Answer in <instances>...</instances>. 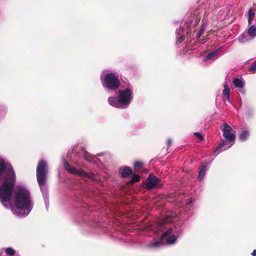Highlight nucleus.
<instances>
[{
    "mask_svg": "<svg viewBox=\"0 0 256 256\" xmlns=\"http://www.w3.org/2000/svg\"><path fill=\"white\" fill-rule=\"evenodd\" d=\"M224 89L222 91V98L224 102H230V88L228 82H226L224 85Z\"/></svg>",
    "mask_w": 256,
    "mask_h": 256,
    "instance_id": "9b49d317",
    "label": "nucleus"
},
{
    "mask_svg": "<svg viewBox=\"0 0 256 256\" xmlns=\"http://www.w3.org/2000/svg\"><path fill=\"white\" fill-rule=\"evenodd\" d=\"M120 172L122 174V176L123 178H126L132 174V171L130 168L128 166H124L120 169Z\"/></svg>",
    "mask_w": 256,
    "mask_h": 256,
    "instance_id": "f3484780",
    "label": "nucleus"
},
{
    "mask_svg": "<svg viewBox=\"0 0 256 256\" xmlns=\"http://www.w3.org/2000/svg\"><path fill=\"white\" fill-rule=\"evenodd\" d=\"M172 140H170V139H168V146H170L172 144Z\"/></svg>",
    "mask_w": 256,
    "mask_h": 256,
    "instance_id": "cd10ccee",
    "label": "nucleus"
},
{
    "mask_svg": "<svg viewBox=\"0 0 256 256\" xmlns=\"http://www.w3.org/2000/svg\"><path fill=\"white\" fill-rule=\"evenodd\" d=\"M202 22H203V24L202 26V28L200 30V31L198 33V34H196V36L197 38H200L202 36V34L204 32V29L205 28L206 26L208 24H209V22L208 20H204V18L202 20Z\"/></svg>",
    "mask_w": 256,
    "mask_h": 256,
    "instance_id": "a211bd4d",
    "label": "nucleus"
},
{
    "mask_svg": "<svg viewBox=\"0 0 256 256\" xmlns=\"http://www.w3.org/2000/svg\"><path fill=\"white\" fill-rule=\"evenodd\" d=\"M194 135H196L200 140H202L204 139L203 136L198 132H195Z\"/></svg>",
    "mask_w": 256,
    "mask_h": 256,
    "instance_id": "a878e982",
    "label": "nucleus"
},
{
    "mask_svg": "<svg viewBox=\"0 0 256 256\" xmlns=\"http://www.w3.org/2000/svg\"><path fill=\"white\" fill-rule=\"evenodd\" d=\"M143 163L140 162H136L134 164L135 171L138 172V169L142 168Z\"/></svg>",
    "mask_w": 256,
    "mask_h": 256,
    "instance_id": "4be33fe9",
    "label": "nucleus"
},
{
    "mask_svg": "<svg viewBox=\"0 0 256 256\" xmlns=\"http://www.w3.org/2000/svg\"><path fill=\"white\" fill-rule=\"evenodd\" d=\"M100 80L104 88L112 90L118 89L120 84L118 74L106 70L102 72Z\"/></svg>",
    "mask_w": 256,
    "mask_h": 256,
    "instance_id": "0eeeda50",
    "label": "nucleus"
},
{
    "mask_svg": "<svg viewBox=\"0 0 256 256\" xmlns=\"http://www.w3.org/2000/svg\"><path fill=\"white\" fill-rule=\"evenodd\" d=\"M173 217L171 214H167L163 218L158 220L154 224L151 229L155 233H159L166 230L161 236V240L164 244H173L176 242L178 238L182 234L180 226L174 222Z\"/></svg>",
    "mask_w": 256,
    "mask_h": 256,
    "instance_id": "f03ea898",
    "label": "nucleus"
},
{
    "mask_svg": "<svg viewBox=\"0 0 256 256\" xmlns=\"http://www.w3.org/2000/svg\"><path fill=\"white\" fill-rule=\"evenodd\" d=\"M16 176L12 165L0 157V202L6 208L19 216H26L31 212L33 204L29 191L23 186L14 190Z\"/></svg>",
    "mask_w": 256,
    "mask_h": 256,
    "instance_id": "f257e3e1",
    "label": "nucleus"
},
{
    "mask_svg": "<svg viewBox=\"0 0 256 256\" xmlns=\"http://www.w3.org/2000/svg\"><path fill=\"white\" fill-rule=\"evenodd\" d=\"M162 184L160 178L154 176L150 174L146 183V188L148 189L160 188L162 186Z\"/></svg>",
    "mask_w": 256,
    "mask_h": 256,
    "instance_id": "9d476101",
    "label": "nucleus"
},
{
    "mask_svg": "<svg viewBox=\"0 0 256 256\" xmlns=\"http://www.w3.org/2000/svg\"><path fill=\"white\" fill-rule=\"evenodd\" d=\"M252 255L253 256H256V250L253 251V252H252Z\"/></svg>",
    "mask_w": 256,
    "mask_h": 256,
    "instance_id": "c85d7f7f",
    "label": "nucleus"
},
{
    "mask_svg": "<svg viewBox=\"0 0 256 256\" xmlns=\"http://www.w3.org/2000/svg\"><path fill=\"white\" fill-rule=\"evenodd\" d=\"M223 138L221 139L217 148L214 152L216 154L218 152L227 150L234 143L236 140V132L228 124L224 123L220 126Z\"/></svg>",
    "mask_w": 256,
    "mask_h": 256,
    "instance_id": "39448f33",
    "label": "nucleus"
},
{
    "mask_svg": "<svg viewBox=\"0 0 256 256\" xmlns=\"http://www.w3.org/2000/svg\"><path fill=\"white\" fill-rule=\"evenodd\" d=\"M250 136V132L247 130H244L241 132V141L246 140Z\"/></svg>",
    "mask_w": 256,
    "mask_h": 256,
    "instance_id": "6ab92c4d",
    "label": "nucleus"
},
{
    "mask_svg": "<svg viewBox=\"0 0 256 256\" xmlns=\"http://www.w3.org/2000/svg\"><path fill=\"white\" fill-rule=\"evenodd\" d=\"M200 21V18L192 16L189 18L188 24L186 26V30L185 32L184 28L180 27L176 30L177 45L181 44L186 38V35L188 36L192 31V28L196 26Z\"/></svg>",
    "mask_w": 256,
    "mask_h": 256,
    "instance_id": "6e6552de",
    "label": "nucleus"
},
{
    "mask_svg": "<svg viewBox=\"0 0 256 256\" xmlns=\"http://www.w3.org/2000/svg\"><path fill=\"white\" fill-rule=\"evenodd\" d=\"M77 166H78V168H80V165L78 163V164H77Z\"/></svg>",
    "mask_w": 256,
    "mask_h": 256,
    "instance_id": "7c9ffc66",
    "label": "nucleus"
},
{
    "mask_svg": "<svg viewBox=\"0 0 256 256\" xmlns=\"http://www.w3.org/2000/svg\"><path fill=\"white\" fill-rule=\"evenodd\" d=\"M163 244H164L161 240H158L154 239L152 242L148 244V247L150 248L156 249L160 248Z\"/></svg>",
    "mask_w": 256,
    "mask_h": 256,
    "instance_id": "ddd939ff",
    "label": "nucleus"
},
{
    "mask_svg": "<svg viewBox=\"0 0 256 256\" xmlns=\"http://www.w3.org/2000/svg\"><path fill=\"white\" fill-rule=\"evenodd\" d=\"M88 154H86L84 155V158L86 160L90 161V160L88 158Z\"/></svg>",
    "mask_w": 256,
    "mask_h": 256,
    "instance_id": "bb28decb",
    "label": "nucleus"
},
{
    "mask_svg": "<svg viewBox=\"0 0 256 256\" xmlns=\"http://www.w3.org/2000/svg\"><path fill=\"white\" fill-rule=\"evenodd\" d=\"M250 72L252 73H254L256 72V62L250 66Z\"/></svg>",
    "mask_w": 256,
    "mask_h": 256,
    "instance_id": "b1692460",
    "label": "nucleus"
},
{
    "mask_svg": "<svg viewBox=\"0 0 256 256\" xmlns=\"http://www.w3.org/2000/svg\"><path fill=\"white\" fill-rule=\"evenodd\" d=\"M247 34L252 39L256 36V26L254 25L250 26L246 30Z\"/></svg>",
    "mask_w": 256,
    "mask_h": 256,
    "instance_id": "dca6fc26",
    "label": "nucleus"
},
{
    "mask_svg": "<svg viewBox=\"0 0 256 256\" xmlns=\"http://www.w3.org/2000/svg\"><path fill=\"white\" fill-rule=\"evenodd\" d=\"M208 165V162H204L200 166V168L198 172V179L200 181L203 180L205 176L206 172V168Z\"/></svg>",
    "mask_w": 256,
    "mask_h": 256,
    "instance_id": "4468645a",
    "label": "nucleus"
},
{
    "mask_svg": "<svg viewBox=\"0 0 256 256\" xmlns=\"http://www.w3.org/2000/svg\"><path fill=\"white\" fill-rule=\"evenodd\" d=\"M133 92L131 86L119 90L118 98L111 96L108 98V103L112 106L118 108H126L133 100Z\"/></svg>",
    "mask_w": 256,
    "mask_h": 256,
    "instance_id": "7ed1b4c3",
    "label": "nucleus"
},
{
    "mask_svg": "<svg viewBox=\"0 0 256 256\" xmlns=\"http://www.w3.org/2000/svg\"><path fill=\"white\" fill-rule=\"evenodd\" d=\"M48 165L46 162L41 160L38 162L36 168V178L42 194L46 208L48 204V190L46 185L47 175L48 174Z\"/></svg>",
    "mask_w": 256,
    "mask_h": 256,
    "instance_id": "20e7f679",
    "label": "nucleus"
},
{
    "mask_svg": "<svg viewBox=\"0 0 256 256\" xmlns=\"http://www.w3.org/2000/svg\"><path fill=\"white\" fill-rule=\"evenodd\" d=\"M65 170L69 173L79 176L84 180H96V176L93 173H87L82 170L80 168H76L71 166L64 160L63 161Z\"/></svg>",
    "mask_w": 256,
    "mask_h": 256,
    "instance_id": "1a4fd4ad",
    "label": "nucleus"
},
{
    "mask_svg": "<svg viewBox=\"0 0 256 256\" xmlns=\"http://www.w3.org/2000/svg\"><path fill=\"white\" fill-rule=\"evenodd\" d=\"M255 11H256V6L255 8H250L248 10L247 18L249 25L251 24L255 16Z\"/></svg>",
    "mask_w": 256,
    "mask_h": 256,
    "instance_id": "2eb2a0df",
    "label": "nucleus"
},
{
    "mask_svg": "<svg viewBox=\"0 0 256 256\" xmlns=\"http://www.w3.org/2000/svg\"><path fill=\"white\" fill-rule=\"evenodd\" d=\"M219 51L218 50H214L208 54L206 56H204L203 60L204 62L214 60L219 56Z\"/></svg>",
    "mask_w": 256,
    "mask_h": 256,
    "instance_id": "f8f14e48",
    "label": "nucleus"
},
{
    "mask_svg": "<svg viewBox=\"0 0 256 256\" xmlns=\"http://www.w3.org/2000/svg\"><path fill=\"white\" fill-rule=\"evenodd\" d=\"M140 180V176L139 175L136 174H134L132 178L131 182H138Z\"/></svg>",
    "mask_w": 256,
    "mask_h": 256,
    "instance_id": "5701e85b",
    "label": "nucleus"
},
{
    "mask_svg": "<svg viewBox=\"0 0 256 256\" xmlns=\"http://www.w3.org/2000/svg\"><path fill=\"white\" fill-rule=\"evenodd\" d=\"M5 252L8 256H14L16 254V251L12 248H7L5 249Z\"/></svg>",
    "mask_w": 256,
    "mask_h": 256,
    "instance_id": "aec40b11",
    "label": "nucleus"
},
{
    "mask_svg": "<svg viewBox=\"0 0 256 256\" xmlns=\"http://www.w3.org/2000/svg\"><path fill=\"white\" fill-rule=\"evenodd\" d=\"M240 83H241V94H246V91L243 89V87L245 85V82L242 78H241Z\"/></svg>",
    "mask_w": 256,
    "mask_h": 256,
    "instance_id": "393cba45",
    "label": "nucleus"
},
{
    "mask_svg": "<svg viewBox=\"0 0 256 256\" xmlns=\"http://www.w3.org/2000/svg\"><path fill=\"white\" fill-rule=\"evenodd\" d=\"M191 203H192V201L190 200V201L188 202H187L186 203V204H188V205H190Z\"/></svg>",
    "mask_w": 256,
    "mask_h": 256,
    "instance_id": "c756f323",
    "label": "nucleus"
},
{
    "mask_svg": "<svg viewBox=\"0 0 256 256\" xmlns=\"http://www.w3.org/2000/svg\"><path fill=\"white\" fill-rule=\"evenodd\" d=\"M233 86H234V88L240 87V78H234L232 86V87Z\"/></svg>",
    "mask_w": 256,
    "mask_h": 256,
    "instance_id": "412c9836",
    "label": "nucleus"
},
{
    "mask_svg": "<svg viewBox=\"0 0 256 256\" xmlns=\"http://www.w3.org/2000/svg\"><path fill=\"white\" fill-rule=\"evenodd\" d=\"M228 12L229 9L226 6L216 8L214 10L208 8L204 14V20H208L209 24L212 25H216V22L224 20L228 16Z\"/></svg>",
    "mask_w": 256,
    "mask_h": 256,
    "instance_id": "423d86ee",
    "label": "nucleus"
}]
</instances>
